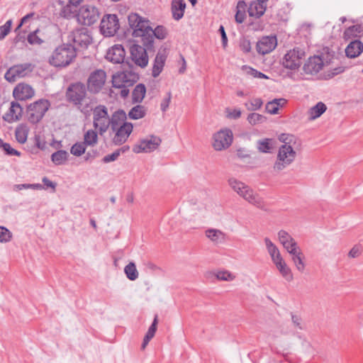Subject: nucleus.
Returning a JSON list of instances; mask_svg holds the SVG:
<instances>
[{
    "label": "nucleus",
    "mask_w": 363,
    "mask_h": 363,
    "mask_svg": "<svg viewBox=\"0 0 363 363\" xmlns=\"http://www.w3.org/2000/svg\"><path fill=\"white\" fill-rule=\"evenodd\" d=\"M28 131L29 130L26 125L21 124L18 125L15 130L16 140L21 144L25 143L27 140Z\"/></svg>",
    "instance_id": "nucleus-37"
},
{
    "label": "nucleus",
    "mask_w": 363,
    "mask_h": 363,
    "mask_svg": "<svg viewBox=\"0 0 363 363\" xmlns=\"http://www.w3.org/2000/svg\"><path fill=\"white\" fill-rule=\"evenodd\" d=\"M92 41L90 30L84 27L75 28L67 35V43L72 44V47L76 49V52L87 49Z\"/></svg>",
    "instance_id": "nucleus-3"
},
{
    "label": "nucleus",
    "mask_w": 363,
    "mask_h": 363,
    "mask_svg": "<svg viewBox=\"0 0 363 363\" xmlns=\"http://www.w3.org/2000/svg\"><path fill=\"white\" fill-rule=\"evenodd\" d=\"M296 157V152L291 145L284 144L279 148L274 171L279 172L291 165Z\"/></svg>",
    "instance_id": "nucleus-5"
},
{
    "label": "nucleus",
    "mask_w": 363,
    "mask_h": 363,
    "mask_svg": "<svg viewBox=\"0 0 363 363\" xmlns=\"http://www.w3.org/2000/svg\"><path fill=\"white\" fill-rule=\"evenodd\" d=\"M23 108L21 105L18 102L12 101L9 111L4 116V119L9 123L18 121L21 116Z\"/></svg>",
    "instance_id": "nucleus-28"
},
{
    "label": "nucleus",
    "mask_w": 363,
    "mask_h": 363,
    "mask_svg": "<svg viewBox=\"0 0 363 363\" xmlns=\"http://www.w3.org/2000/svg\"><path fill=\"white\" fill-rule=\"evenodd\" d=\"M33 65L31 63H23L11 67L5 74V79L9 82H16L17 78L26 76L33 71Z\"/></svg>",
    "instance_id": "nucleus-14"
},
{
    "label": "nucleus",
    "mask_w": 363,
    "mask_h": 363,
    "mask_svg": "<svg viewBox=\"0 0 363 363\" xmlns=\"http://www.w3.org/2000/svg\"><path fill=\"white\" fill-rule=\"evenodd\" d=\"M35 91L28 84H18L13 91V96L16 100L25 101L33 96Z\"/></svg>",
    "instance_id": "nucleus-20"
},
{
    "label": "nucleus",
    "mask_w": 363,
    "mask_h": 363,
    "mask_svg": "<svg viewBox=\"0 0 363 363\" xmlns=\"http://www.w3.org/2000/svg\"><path fill=\"white\" fill-rule=\"evenodd\" d=\"M228 184L235 191L249 203L259 208H264V205L262 198L244 183L230 179L228 180Z\"/></svg>",
    "instance_id": "nucleus-4"
},
{
    "label": "nucleus",
    "mask_w": 363,
    "mask_h": 363,
    "mask_svg": "<svg viewBox=\"0 0 363 363\" xmlns=\"http://www.w3.org/2000/svg\"><path fill=\"white\" fill-rule=\"evenodd\" d=\"M282 245L284 248L288 252L289 254L290 253L291 250H292L293 252L300 248L296 241L294 238L290 239L289 240L286 242V243L282 244Z\"/></svg>",
    "instance_id": "nucleus-50"
},
{
    "label": "nucleus",
    "mask_w": 363,
    "mask_h": 363,
    "mask_svg": "<svg viewBox=\"0 0 363 363\" xmlns=\"http://www.w3.org/2000/svg\"><path fill=\"white\" fill-rule=\"evenodd\" d=\"M121 153V150H116L112 154L104 156L102 159L104 163H109L116 161Z\"/></svg>",
    "instance_id": "nucleus-52"
},
{
    "label": "nucleus",
    "mask_w": 363,
    "mask_h": 363,
    "mask_svg": "<svg viewBox=\"0 0 363 363\" xmlns=\"http://www.w3.org/2000/svg\"><path fill=\"white\" fill-rule=\"evenodd\" d=\"M247 121L251 125L261 123L265 121V117L259 113H252L248 115Z\"/></svg>",
    "instance_id": "nucleus-46"
},
{
    "label": "nucleus",
    "mask_w": 363,
    "mask_h": 363,
    "mask_svg": "<svg viewBox=\"0 0 363 363\" xmlns=\"http://www.w3.org/2000/svg\"><path fill=\"white\" fill-rule=\"evenodd\" d=\"M205 234L215 244L223 242L225 240V233L219 230L208 229L206 230Z\"/></svg>",
    "instance_id": "nucleus-34"
},
{
    "label": "nucleus",
    "mask_w": 363,
    "mask_h": 363,
    "mask_svg": "<svg viewBox=\"0 0 363 363\" xmlns=\"http://www.w3.org/2000/svg\"><path fill=\"white\" fill-rule=\"evenodd\" d=\"M147 108L142 105L133 106L128 113V117L133 120H138L145 116Z\"/></svg>",
    "instance_id": "nucleus-36"
},
{
    "label": "nucleus",
    "mask_w": 363,
    "mask_h": 363,
    "mask_svg": "<svg viewBox=\"0 0 363 363\" xmlns=\"http://www.w3.org/2000/svg\"><path fill=\"white\" fill-rule=\"evenodd\" d=\"M327 110L326 105L320 101L317 103L315 106H312L309 108L308 111V119L310 121H313L318 118H319L323 113Z\"/></svg>",
    "instance_id": "nucleus-33"
},
{
    "label": "nucleus",
    "mask_w": 363,
    "mask_h": 363,
    "mask_svg": "<svg viewBox=\"0 0 363 363\" xmlns=\"http://www.w3.org/2000/svg\"><path fill=\"white\" fill-rule=\"evenodd\" d=\"M157 323H158V316H157V315H155L154 320H153L151 325L150 326L147 333L154 337L155 334L156 333V330H157Z\"/></svg>",
    "instance_id": "nucleus-58"
},
{
    "label": "nucleus",
    "mask_w": 363,
    "mask_h": 363,
    "mask_svg": "<svg viewBox=\"0 0 363 363\" xmlns=\"http://www.w3.org/2000/svg\"><path fill=\"white\" fill-rule=\"evenodd\" d=\"M100 13L94 6L84 5L79 11L78 20L85 26H91L99 18Z\"/></svg>",
    "instance_id": "nucleus-11"
},
{
    "label": "nucleus",
    "mask_w": 363,
    "mask_h": 363,
    "mask_svg": "<svg viewBox=\"0 0 363 363\" xmlns=\"http://www.w3.org/2000/svg\"><path fill=\"white\" fill-rule=\"evenodd\" d=\"M133 126L130 123H123L122 125L117 128L115 136L113 139L116 145H121L124 143L133 131Z\"/></svg>",
    "instance_id": "nucleus-19"
},
{
    "label": "nucleus",
    "mask_w": 363,
    "mask_h": 363,
    "mask_svg": "<svg viewBox=\"0 0 363 363\" xmlns=\"http://www.w3.org/2000/svg\"><path fill=\"white\" fill-rule=\"evenodd\" d=\"M172 99V94L170 91L167 93L166 96L162 99L160 104V108L162 112H166L167 108H169L170 101Z\"/></svg>",
    "instance_id": "nucleus-53"
},
{
    "label": "nucleus",
    "mask_w": 363,
    "mask_h": 363,
    "mask_svg": "<svg viewBox=\"0 0 363 363\" xmlns=\"http://www.w3.org/2000/svg\"><path fill=\"white\" fill-rule=\"evenodd\" d=\"M267 9V3L262 0H257L252 2L248 7V13L250 16L259 18L265 12Z\"/></svg>",
    "instance_id": "nucleus-27"
},
{
    "label": "nucleus",
    "mask_w": 363,
    "mask_h": 363,
    "mask_svg": "<svg viewBox=\"0 0 363 363\" xmlns=\"http://www.w3.org/2000/svg\"><path fill=\"white\" fill-rule=\"evenodd\" d=\"M157 323H158V316H157V315H155L154 320H153L151 325L150 326L147 333L154 337L155 334L156 333V330H157Z\"/></svg>",
    "instance_id": "nucleus-57"
},
{
    "label": "nucleus",
    "mask_w": 363,
    "mask_h": 363,
    "mask_svg": "<svg viewBox=\"0 0 363 363\" xmlns=\"http://www.w3.org/2000/svg\"><path fill=\"white\" fill-rule=\"evenodd\" d=\"M69 154L66 150H57L52 154L51 160L56 165L62 164L67 160Z\"/></svg>",
    "instance_id": "nucleus-38"
},
{
    "label": "nucleus",
    "mask_w": 363,
    "mask_h": 363,
    "mask_svg": "<svg viewBox=\"0 0 363 363\" xmlns=\"http://www.w3.org/2000/svg\"><path fill=\"white\" fill-rule=\"evenodd\" d=\"M306 56L303 49L300 48H294L289 50L282 59L283 66L289 69H298L302 64V60Z\"/></svg>",
    "instance_id": "nucleus-8"
},
{
    "label": "nucleus",
    "mask_w": 363,
    "mask_h": 363,
    "mask_svg": "<svg viewBox=\"0 0 363 363\" xmlns=\"http://www.w3.org/2000/svg\"><path fill=\"white\" fill-rule=\"evenodd\" d=\"M35 145L40 150H44L46 147V143L40 135H35L34 137Z\"/></svg>",
    "instance_id": "nucleus-56"
},
{
    "label": "nucleus",
    "mask_w": 363,
    "mask_h": 363,
    "mask_svg": "<svg viewBox=\"0 0 363 363\" xmlns=\"http://www.w3.org/2000/svg\"><path fill=\"white\" fill-rule=\"evenodd\" d=\"M139 79V75L135 72L129 69L118 72L112 76V86L121 89L120 94L122 98H126L129 94L128 87L132 86Z\"/></svg>",
    "instance_id": "nucleus-2"
},
{
    "label": "nucleus",
    "mask_w": 363,
    "mask_h": 363,
    "mask_svg": "<svg viewBox=\"0 0 363 363\" xmlns=\"http://www.w3.org/2000/svg\"><path fill=\"white\" fill-rule=\"evenodd\" d=\"M167 57V49H160L157 52L152 66V75L157 77L162 72Z\"/></svg>",
    "instance_id": "nucleus-23"
},
{
    "label": "nucleus",
    "mask_w": 363,
    "mask_h": 363,
    "mask_svg": "<svg viewBox=\"0 0 363 363\" xmlns=\"http://www.w3.org/2000/svg\"><path fill=\"white\" fill-rule=\"evenodd\" d=\"M280 275L288 282L294 279V275L291 269L288 266L284 258L276 261L273 263Z\"/></svg>",
    "instance_id": "nucleus-25"
},
{
    "label": "nucleus",
    "mask_w": 363,
    "mask_h": 363,
    "mask_svg": "<svg viewBox=\"0 0 363 363\" xmlns=\"http://www.w3.org/2000/svg\"><path fill=\"white\" fill-rule=\"evenodd\" d=\"M130 57L135 64L142 68L145 67L148 64L147 52H154L153 50H148L143 45L133 44L130 48Z\"/></svg>",
    "instance_id": "nucleus-12"
},
{
    "label": "nucleus",
    "mask_w": 363,
    "mask_h": 363,
    "mask_svg": "<svg viewBox=\"0 0 363 363\" xmlns=\"http://www.w3.org/2000/svg\"><path fill=\"white\" fill-rule=\"evenodd\" d=\"M291 321L293 323V325L294 328L298 329V330H304L305 329V325L303 323V321L302 320V318L297 314L291 313Z\"/></svg>",
    "instance_id": "nucleus-48"
},
{
    "label": "nucleus",
    "mask_w": 363,
    "mask_h": 363,
    "mask_svg": "<svg viewBox=\"0 0 363 363\" xmlns=\"http://www.w3.org/2000/svg\"><path fill=\"white\" fill-rule=\"evenodd\" d=\"M266 111L267 113L270 114H277L278 113L279 108H277V105H276V102L274 99L271 101H269L266 104Z\"/></svg>",
    "instance_id": "nucleus-55"
},
{
    "label": "nucleus",
    "mask_w": 363,
    "mask_h": 363,
    "mask_svg": "<svg viewBox=\"0 0 363 363\" xmlns=\"http://www.w3.org/2000/svg\"><path fill=\"white\" fill-rule=\"evenodd\" d=\"M150 30L148 33L151 38L147 37L144 46L147 47L148 50H153L155 38L164 40L167 38L168 32L167 29L163 26H157L155 29L150 27Z\"/></svg>",
    "instance_id": "nucleus-18"
},
{
    "label": "nucleus",
    "mask_w": 363,
    "mask_h": 363,
    "mask_svg": "<svg viewBox=\"0 0 363 363\" xmlns=\"http://www.w3.org/2000/svg\"><path fill=\"white\" fill-rule=\"evenodd\" d=\"M12 234L9 229L0 226V242H8L11 240Z\"/></svg>",
    "instance_id": "nucleus-49"
},
{
    "label": "nucleus",
    "mask_w": 363,
    "mask_h": 363,
    "mask_svg": "<svg viewBox=\"0 0 363 363\" xmlns=\"http://www.w3.org/2000/svg\"><path fill=\"white\" fill-rule=\"evenodd\" d=\"M246 16V12H242L240 11H236L235 16L236 22L241 23L244 21Z\"/></svg>",
    "instance_id": "nucleus-64"
},
{
    "label": "nucleus",
    "mask_w": 363,
    "mask_h": 363,
    "mask_svg": "<svg viewBox=\"0 0 363 363\" xmlns=\"http://www.w3.org/2000/svg\"><path fill=\"white\" fill-rule=\"evenodd\" d=\"M263 104V101L259 98L253 99L250 102L245 103V105L248 111L259 110Z\"/></svg>",
    "instance_id": "nucleus-45"
},
{
    "label": "nucleus",
    "mask_w": 363,
    "mask_h": 363,
    "mask_svg": "<svg viewBox=\"0 0 363 363\" xmlns=\"http://www.w3.org/2000/svg\"><path fill=\"white\" fill-rule=\"evenodd\" d=\"M76 57V49L67 42L55 49L49 57V63L56 67H65L71 64Z\"/></svg>",
    "instance_id": "nucleus-1"
},
{
    "label": "nucleus",
    "mask_w": 363,
    "mask_h": 363,
    "mask_svg": "<svg viewBox=\"0 0 363 363\" xmlns=\"http://www.w3.org/2000/svg\"><path fill=\"white\" fill-rule=\"evenodd\" d=\"M0 147L2 148L5 153L8 155H16L18 157L21 155V152L19 151L12 148L9 143L4 142L1 138Z\"/></svg>",
    "instance_id": "nucleus-44"
},
{
    "label": "nucleus",
    "mask_w": 363,
    "mask_h": 363,
    "mask_svg": "<svg viewBox=\"0 0 363 363\" xmlns=\"http://www.w3.org/2000/svg\"><path fill=\"white\" fill-rule=\"evenodd\" d=\"M363 52V43L359 40L351 41L345 48V55L348 58H355Z\"/></svg>",
    "instance_id": "nucleus-26"
},
{
    "label": "nucleus",
    "mask_w": 363,
    "mask_h": 363,
    "mask_svg": "<svg viewBox=\"0 0 363 363\" xmlns=\"http://www.w3.org/2000/svg\"><path fill=\"white\" fill-rule=\"evenodd\" d=\"M11 25L12 21H7L4 25L0 26V33H1L2 35H5L6 36L11 31Z\"/></svg>",
    "instance_id": "nucleus-59"
},
{
    "label": "nucleus",
    "mask_w": 363,
    "mask_h": 363,
    "mask_svg": "<svg viewBox=\"0 0 363 363\" xmlns=\"http://www.w3.org/2000/svg\"><path fill=\"white\" fill-rule=\"evenodd\" d=\"M279 140L286 145H291V143L294 140L295 138L292 135L288 134H281L279 136Z\"/></svg>",
    "instance_id": "nucleus-61"
},
{
    "label": "nucleus",
    "mask_w": 363,
    "mask_h": 363,
    "mask_svg": "<svg viewBox=\"0 0 363 363\" xmlns=\"http://www.w3.org/2000/svg\"><path fill=\"white\" fill-rule=\"evenodd\" d=\"M106 80V73L103 69L92 72L87 79V90L91 94H98L103 89Z\"/></svg>",
    "instance_id": "nucleus-10"
},
{
    "label": "nucleus",
    "mask_w": 363,
    "mask_h": 363,
    "mask_svg": "<svg viewBox=\"0 0 363 363\" xmlns=\"http://www.w3.org/2000/svg\"><path fill=\"white\" fill-rule=\"evenodd\" d=\"M264 243L266 245L267 250L269 253V255L271 257L272 262H275L276 261L282 258V256L280 253L278 247L270 240L269 238H264Z\"/></svg>",
    "instance_id": "nucleus-32"
},
{
    "label": "nucleus",
    "mask_w": 363,
    "mask_h": 363,
    "mask_svg": "<svg viewBox=\"0 0 363 363\" xmlns=\"http://www.w3.org/2000/svg\"><path fill=\"white\" fill-rule=\"evenodd\" d=\"M150 27V21L145 18H143V20H142L140 23H138V25L133 28V36L140 37L141 38V42L144 45L147 37L151 38V36L149 35L148 33L150 31H151Z\"/></svg>",
    "instance_id": "nucleus-22"
},
{
    "label": "nucleus",
    "mask_w": 363,
    "mask_h": 363,
    "mask_svg": "<svg viewBox=\"0 0 363 363\" xmlns=\"http://www.w3.org/2000/svg\"><path fill=\"white\" fill-rule=\"evenodd\" d=\"M125 55V52L122 45H115L107 51L106 58L114 64H120L123 62Z\"/></svg>",
    "instance_id": "nucleus-21"
},
{
    "label": "nucleus",
    "mask_w": 363,
    "mask_h": 363,
    "mask_svg": "<svg viewBox=\"0 0 363 363\" xmlns=\"http://www.w3.org/2000/svg\"><path fill=\"white\" fill-rule=\"evenodd\" d=\"M361 28L359 26H352L349 27L344 33L345 37L354 35L355 33H360Z\"/></svg>",
    "instance_id": "nucleus-60"
},
{
    "label": "nucleus",
    "mask_w": 363,
    "mask_h": 363,
    "mask_svg": "<svg viewBox=\"0 0 363 363\" xmlns=\"http://www.w3.org/2000/svg\"><path fill=\"white\" fill-rule=\"evenodd\" d=\"M86 145L83 142H77L74 143L70 149L72 155L76 157H80L86 151Z\"/></svg>",
    "instance_id": "nucleus-42"
},
{
    "label": "nucleus",
    "mask_w": 363,
    "mask_h": 363,
    "mask_svg": "<svg viewBox=\"0 0 363 363\" xmlns=\"http://www.w3.org/2000/svg\"><path fill=\"white\" fill-rule=\"evenodd\" d=\"M360 254H361L360 248L357 246H354L350 250L348 255H349V257H350L352 258H355V257H359L360 255Z\"/></svg>",
    "instance_id": "nucleus-63"
},
{
    "label": "nucleus",
    "mask_w": 363,
    "mask_h": 363,
    "mask_svg": "<svg viewBox=\"0 0 363 363\" xmlns=\"http://www.w3.org/2000/svg\"><path fill=\"white\" fill-rule=\"evenodd\" d=\"M93 115L94 126L99 129L101 135H103L110 126L108 109L104 105H99L94 108Z\"/></svg>",
    "instance_id": "nucleus-9"
},
{
    "label": "nucleus",
    "mask_w": 363,
    "mask_h": 363,
    "mask_svg": "<svg viewBox=\"0 0 363 363\" xmlns=\"http://www.w3.org/2000/svg\"><path fill=\"white\" fill-rule=\"evenodd\" d=\"M126 119V114L125 112L123 110H118L116 111L111 116V118H109L110 121V125L112 129V130H116L117 128L122 125V124L125 122V120Z\"/></svg>",
    "instance_id": "nucleus-31"
},
{
    "label": "nucleus",
    "mask_w": 363,
    "mask_h": 363,
    "mask_svg": "<svg viewBox=\"0 0 363 363\" xmlns=\"http://www.w3.org/2000/svg\"><path fill=\"white\" fill-rule=\"evenodd\" d=\"M39 31H40L39 29H36L35 30L30 32L28 34V35L27 37V40H28V42L29 43V44L33 45H40L43 43L44 40L38 35V33H39Z\"/></svg>",
    "instance_id": "nucleus-43"
},
{
    "label": "nucleus",
    "mask_w": 363,
    "mask_h": 363,
    "mask_svg": "<svg viewBox=\"0 0 363 363\" xmlns=\"http://www.w3.org/2000/svg\"><path fill=\"white\" fill-rule=\"evenodd\" d=\"M277 45L275 35L264 36L257 43V50L261 55H265L273 51Z\"/></svg>",
    "instance_id": "nucleus-17"
},
{
    "label": "nucleus",
    "mask_w": 363,
    "mask_h": 363,
    "mask_svg": "<svg viewBox=\"0 0 363 363\" xmlns=\"http://www.w3.org/2000/svg\"><path fill=\"white\" fill-rule=\"evenodd\" d=\"M146 93V87L143 84L135 86L132 92V100L134 103H140L143 100Z\"/></svg>",
    "instance_id": "nucleus-35"
},
{
    "label": "nucleus",
    "mask_w": 363,
    "mask_h": 363,
    "mask_svg": "<svg viewBox=\"0 0 363 363\" xmlns=\"http://www.w3.org/2000/svg\"><path fill=\"white\" fill-rule=\"evenodd\" d=\"M186 9L184 0H172L171 4V11L172 18L175 21H179L183 18Z\"/></svg>",
    "instance_id": "nucleus-29"
},
{
    "label": "nucleus",
    "mask_w": 363,
    "mask_h": 363,
    "mask_svg": "<svg viewBox=\"0 0 363 363\" xmlns=\"http://www.w3.org/2000/svg\"><path fill=\"white\" fill-rule=\"evenodd\" d=\"M240 49L244 52H249L251 50V44L248 40L244 39L240 42Z\"/></svg>",
    "instance_id": "nucleus-62"
},
{
    "label": "nucleus",
    "mask_w": 363,
    "mask_h": 363,
    "mask_svg": "<svg viewBox=\"0 0 363 363\" xmlns=\"http://www.w3.org/2000/svg\"><path fill=\"white\" fill-rule=\"evenodd\" d=\"M144 18L140 16L136 13H131L128 16V21L130 27L133 29L134 27H135L138 23H140L142 20H143Z\"/></svg>",
    "instance_id": "nucleus-47"
},
{
    "label": "nucleus",
    "mask_w": 363,
    "mask_h": 363,
    "mask_svg": "<svg viewBox=\"0 0 363 363\" xmlns=\"http://www.w3.org/2000/svg\"><path fill=\"white\" fill-rule=\"evenodd\" d=\"M86 90L87 88L82 82L72 83L67 88L65 93L66 99L68 102L80 108L83 101L86 98Z\"/></svg>",
    "instance_id": "nucleus-6"
},
{
    "label": "nucleus",
    "mask_w": 363,
    "mask_h": 363,
    "mask_svg": "<svg viewBox=\"0 0 363 363\" xmlns=\"http://www.w3.org/2000/svg\"><path fill=\"white\" fill-rule=\"evenodd\" d=\"M325 65L324 59L321 56L314 55L310 57L304 63L303 70L306 74H316L322 70Z\"/></svg>",
    "instance_id": "nucleus-16"
},
{
    "label": "nucleus",
    "mask_w": 363,
    "mask_h": 363,
    "mask_svg": "<svg viewBox=\"0 0 363 363\" xmlns=\"http://www.w3.org/2000/svg\"><path fill=\"white\" fill-rule=\"evenodd\" d=\"M161 142L162 140L159 137L152 135L148 138L141 140L138 144L133 147V150L135 153L150 152L156 150Z\"/></svg>",
    "instance_id": "nucleus-15"
},
{
    "label": "nucleus",
    "mask_w": 363,
    "mask_h": 363,
    "mask_svg": "<svg viewBox=\"0 0 363 363\" xmlns=\"http://www.w3.org/2000/svg\"><path fill=\"white\" fill-rule=\"evenodd\" d=\"M98 141V136L96 132L94 130H87L84 135V143L86 146H94Z\"/></svg>",
    "instance_id": "nucleus-41"
},
{
    "label": "nucleus",
    "mask_w": 363,
    "mask_h": 363,
    "mask_svg": "<svg viewBox=\"0 0 363 363\" xmlns=\"http://www.w3.org/2000/svg\"><path fill=\"white\" fill-rule=\"evenodd\" d=\"M124 272L127 278L130 281H135L138 278L139 273L136 269L135 264L130 262L124 268Z\"/></svg>",
    "instance_id": "nucleus-40"
},
{
    "label": "nucleus",
    "mask_w": 363,
    "mask_h": 363,
    "mask_svg": "<svg viewBox=\"0 0 363 363\" xmlns=\"http://www.w3.org/2000/svg\"><path fill=\"white\" fill-rule=\"evenodd\" d=\"M291 238H293L292 236L286 230H281L278 233V239L281 245Z\"/></svg>",
    "instance_id": "nucleus-54"
},
{
    "label": "nucleus",
    "mask_w": 363,
    "mask_h": 363,
    "mask_svg": "<svg viewBox=\"0 0 363 363\" xmlns=\"http://www.w3.org/2000/svg\"><path fill=\"white\" fill-rule=\"evenodd\" d=\"M227 145V128H222L213 135L212 145L215 150H224Z\"/></svg>",
    "instance_id": "nucleus-24"
},
{
    "label": "nucleus",
    "mask_w": 363,
    "mask_h": 363,
    "mask_svg": "<svg viewBox=\"0 0 363 363\" xmlns=\"http://www.w3.org/2000/svg\"><path fill=\"white\" fill-rule=\"evenodd\" d=\"M119 28L118 18L116 14H106L101 21L100 30L106 37L113 36Z\"/></svg>",
    "instance_id": "nucleus-13"
},
{
    "label": "nucleus",
    "mask_w": 363,
    "mask_h": 363,
    "mask_svg": "<svg viewBox=\"0 0 363 363\" xmlns=\"http://www.w3.org/2000/svg\"><path fill=\"white\" fill-rule=\"evenodd\" d=\"M273 139L264 138L257 141V147L258 150L263 153H269L273 147Z\"/></svg>",
    "instance_id": "nucleus-39"
},
{
    "label": "nucleus",
    "mask_w": 363,
    "mask_h": 363,
    "mask_svg": "<svg viewBox=\"0 0 363 363\" xmlns=\"http://www.w3.org/2000/svg\"><path fill=\"white\" fill-rule=\"evenodd\" d=\"M289 255L291 256V260L296 269L300 272H303L305 270L306 264L303 262L304 255L301 250L298 248L293 252L291 250Z\"/></svg>",
    "instance_id": "nucleus-30"
},
{
    "label": "nucleus",
    "mask_w": 363,
    "mask_h": 363,
    "mask_svg": "<svg viewBox=\"0 0 363 363\" xmlns=\"http://www.w3.org/2000/svg\"><path fill=\"white\" fill-rule=\"evenodd\" d=\"M208 278L216 277L218 280L227 281V272L218 271L208 273Z\"/></svg>",
    "instance_id": "nucleus-51"
},
{
    "label": "nucleus",
    "mask_w": 363,
    "mask_h": 363,
    "mask_svg": "<svg viewBox=\"0 0 363 363\" xmlns=\"http://www.w3.org/2000/svg\"><path fill=\"white\" fill-rule=\"evenodd\" d=\"M50 107V102L47 99H39L30 104L27 108L28 121L32 124H37L44 117Z\"/></svg>",
    "instance_id": "nucleus-7"
}]
</instances>
